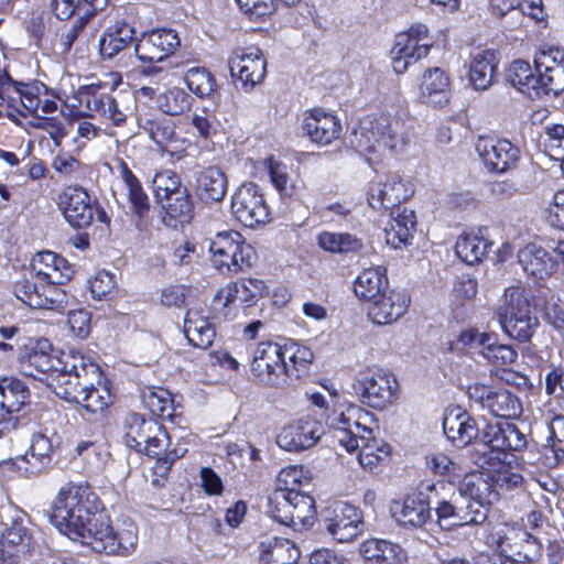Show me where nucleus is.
I'll list each match as a JSON object with an SVG mask.
<instances>
[{
  "label": "nucleus",
  "instance_id": "obj_1",
  "mask_svg": "<svg viewBox=\"0 0 564 564\" xmlns=\"http://www.w3.org/2000/svg\"><path fill=\"white\" fill-rule=\"evenodd\" d=\"M51 521L70 540L98 553L127 556L138 543L135 525L112 529L101 511L98 496L87 484L69 482L59 489L53 502Z\"/></svg>",
  "mask_w": 564,
  "mask_h": 564
},
{
  "label": "nucleus",
  "instance_id": "obj_2",
  "mask_svg": "<svg viewBox=\"0 0 564 564\" xmlns=\"http://www.w3.org/2000/svg\"><path fill=\"white\" fill-rule=\"evenodd\" d=\"M402 120L397 116L381 113L378 117L367 116L355 127L349 137L350 145L360 154H382L401 152L406 138L403 133Z\"/></svg>",
  "mask_w": 564,
  "mask_h": 564
},
{
  "label": "nucleus",
  "instance_id": "obj_3",
  "mask_svg": "<svg viewBox=\"0 0 564 564\" xmlns=\"http://www.w3.org/2000/svg\"><path fill=\"white\" fill-rule=\"evenodd\" d=\"M528 446L527 434L508 421L487 423L481 429L480 442L474 447L471 460L478 467L495 469L507 452H521Z\"/></svg>",
  "mask_w": 564,
  "mask_h": 564
},
{
  "label": "nucleus",
  "instance_id": "obj_4",
  "mask_svg": "<svg viewBox=\"0 0 564 564\" xmlns=\"http://www.w3.org/2000/svg\"><path fill=\"white\" fill-rule=\"evenodd\" d=\"M267 513L297 532L311 529L317 514L313 497L297 488L275 489L268 497Z\"/></svg>",
  "mask_w": 564,
  "mask_h": 564
},
{
  "label": "nucleus",
  "instance_id": "obj_5",
  "mask_svg": "<svg viewBox=\"0 0 564 564\" xmlns=\"http://www.w3.org/2000/svg\"><path fill=\"white\" fill-rule=\"evenodd\" d=\"M372 422V413L352 403L326 414V425L335 430L334 437L348 453L359 449L365 443L377 442L370 426Z\"/></svg>",
  "mask_w": 564,
  "mask_h": 564
},
{
  "label": "nucleus",
  "instance_id": "obj_6",
  "mask_svg": "<svg viewBox=\"0 0 564 564\" xmlns=\"http://www.w3.org/2000/svg\"><path fill=\"white\" fill-rule=\"evenodd\" d=\"M68 357L77 361L72 367H61L58 371L51 375L47 386L58 398L74 402L91 381L99 379L100 367L90 356L82 351L70 350Z\"/></svg>",
  "mask_w": 564,
  "mask_h": 564
},
{
  "label": "nucleus",
  "instance_id": "obj_7",
  "mask_svg": "<svg viewBox=\"0 0 564 564\" xmlns=\"http://www.w3.org/2000/svg\"><path fill=\"white\" fill-rule=\"evenodd\" d=\"M209 251L215 268L221 273L237 274L247 271L257 260L253 247L235 230L217 232L210 240Z\"/></svg>",
  "mask_w": 564,
  "mask_h": 564
},
{
  "label": "nucleus",
  "instance_id": "obj_8",
  "mask_svg": "<svg viewBox=\"0 0 564 564\" xmlns=\"http://www.w3.org/2000/svg\"><path fill=\"white\" fill-rule=\"evenodd\" d=\"M355 390L364 404L378 410L388 408L399 398V383L395 377L382 369L362 373Z\"/></svg>",
  "mask_w": 564,
  "mask_h": 564
},
{
  "label": "nucleus",
  "instance_id": "obj_9",
  "mask_svg": "<svg viewBox=\"0 0 564 564\" xmlns=\"http://www.w3.org/2000/svg\"><path fill=\"white\" fill-rule=\"evenodd\" d=\"M68 355H70V350L58 355L48 339L41 338L20 357L19 368L28 377L36 378L37 373L47 375L50 381L51 375L58 371L61 367H72L77 361L72 360Z\"/></svg>",
  "mask_w": 564,
  "mask_h": 564
},
{
  "label": "nucleus",
  "instance_id": "obj_10",
  "mask_svg": "<svg viewBox=\"0 0 564 564\" xmlns=\"http://www.w3.org/2000/svg\"><path fill=\"white\" fill-rule=\"evenodd\" d=\"M251 372L267 386L286 383L284 345L271 340L259 343L252 352Z\"/></svg>",
  "mask_w": 564,
  "mask_h": 564
},
{
  "label": "nucleus",
  "instance_id": "obj_11",
  "mask_svg": "<svg viewBox=\"0 0 564 564\" xmlns=\"http://www.w3.org/2000/svg\"><path fill=\"white\" fill-rule=\"evenodd\" d=\"M14 296L31 308H55L66 304L63 289L46 285L34 274H23L13 283Z\"/></svg>",
  "mask_w": 564,
  "mask_h": 564
},
{
  "label": "nucleus",
  "instance_id": "obj_12",
  "mask_svg": "<svg viewBox=\"0 0 564 564\" xmlns=\"http://www.w3.org/2000/svg\"><path fill=\"white\" fill-rule=\"evenodd\" d=\"M323 523L329 536L338 543L352 541L364 527L361 511L343 501H336L324 510Z\"/></svg>",
  "mask_w": 564,
  "mask_h": 564
},
{
  "label": "nucleus",
  "instance_id": "obj_13",
  "mask_svg": "<svg viewBox=\"0 0 564 564\" xmlns=\"http://www.w3.org/2000/svg\"><path fill=\"white\" fill-rule=\"evenodd\" d=\"M181 40L173 29L159 28L143 32L135 37V56L142 63H159L174 54Z\"/></svg>",
  "mask_w": 564,
  "mask_h": 564
},
{
  "label": "nucleus",
  "instance_id": "obj_14",
  "mask_svg": "<svg viewBox=\"0 0 564 564\" xmlns=\"http://www.w3.org/2000/svg\"><path fill=\"white\" fill-rule=\"evenodd\" d=\"M231 213L246 227H254L269 219V208L254 183L238 187L231 198Z\"/></svg>",
  "mask_w": 564,
  "mask_h": 564
},
{
  "label": "nucleus",
  "instance_id": "obj_15",
  "mask_svg": "<svg viewBox=\"0 0 564 564\" xmlns=\"http://www.w3.org/2000/svg\"><path fill=\"white\" fill-rule=\"evenodd\" d=\"M264 290V282L258 279L232 282L217 292L214 302L223 306L220 313L226 318H232L238 307L251 306L262 296Z\"/></svg>",
  "mask_w": 564,
  "mask_h": 564
},
{
  "label": "nucleus",
  "instance_id": "obj_16",
  "mask_svg": "<svg viewBox=\"0 0 564 564\" xmlns=\"http://www.w3.org/2000/svg\"><path fill=\"white\" fill-rule=\"evenodd\" d=\"M58 207L65 220L74 228H87L94 220V202L82 186H66L58 195Z\"/></svg>",
  "mask_w": 564,
  "mask_h": 564
},
{
  "label": "nucleus",
  "instance_id": "obj_17",
  "mask_svg": "<svg viewBox=\"0 0 564 564\" xmlns=\"http://www.w3.org/2000/svg\"><path fill=\"white\" fill-rule=\"evenodd\" d=\"M475 149L489 172L506 173L520 160L519 149L506 139L480 137Z\"/></svg>",
  "mask_w": 564,
  "mask_h": 564
},
{
  "label": "nucleus",
  "instance_id": "obj_18",
  "mask_svg": "<svg viewBox=\"0 0 564 564\" xmlns=\"http://www.w3.org/2000/svg\"><path fill=\"white\" fill-rule=\"evenodd\" d=\"M540 78V91L558 96L564 91V48L550 47L540 52L534 59Z\"/></svg>",
  "mask_w": 564,
  "mask_h": 564
},
{
  "label": "nucleus",
  "instance_id": "obj_19",
  "mask_svg": "<svg viewBox=\"0 0 564 564\" xmlns=\"http://www.w3.org/2000/svg\"><path fill=\"white\" fill-rule=\"evenodd\" d=\"M230 74L237 78L246 89L253 88L261 83L265 75V59L260 48H237L228 62Z\"/></svg>",
  "mask_w": 564,
  "mask_h": 564
},
{
  "label": "nucleus",
  "instance_id": "obj_20",
  "mask_svg": "<svg viewBox=\"0 0 564 564\" xmlns=\"http://www.w3.org/2000/svg\"><path fill=\"white\" fill-rule=\"evenodd\" d=\"M413 194L412 184L399 174L388 175L384 183L371 184L367 202L373 209H393Z\"/></svg>",
  "mask_w": 564,
  "mask_h": 564
},
{
  "label": "nucleus",
  "instance_id": "obj_21",
  "mask_svg": "<svg viewBox=\"0 0 564 564\" xmlns=\"http://www.w3.org/2000/svg\"><path fill=\"white\" fill-rule=\"evenodd\" d=\"M323 434L324 427L317 420L305 417L283 427L276 443L288 452H300L314 446Z\"/></svg>",
  "mask_w": 564,
  "mask_h": 564
},
{
  "label": "nucleus",
  "instance_id": "obj_22",
  "mask_svg": "<svg viewBox=\"0 0 564 564\" xmlns=\"http://www.w3.org/2000/svg\"><path fill=\"white\" fill-rule=\"evenodd\" d=\"M410 295L404 290H389L370 302L368 316L377 325H391L408 311Z\"/></svg>",
  "mask_w": 564,
  "mask_h": 564
},
{
  "label": "nucleus",
  "instance_id": "obj_23",
  "mask_svg": "<svg viewBox=\"0 0 564 564\" xmlns=\"http://www.w3.org/2000/svg\"><path fill=\"white\" fill-rule=\"evenodd\" d=\"M443 430L447 440L456 447L471 445L469 455H473L474 447L480 442L481 429L476 424L467 412L459 409L452 410L444 416Z\"/></svg>",
  "mask_w": 564,
  "mask_h": 564
},
{
  "label": "nucleus",
  "instance_id": "obj_24",
  "mask_svg": "<svg viewBox=\"0 0 564 564\" xmlns=\"http://www.w3.org/2000/svg\"><path fill=\"white\" fill-rule=\"evenodd\" d=\"M31 273L46 285L61 288L73 276L68 261L53 251L36 253L31 260Z\"/></svg>",
  "mask_w": 564,
  "mask_h": 564
},
{
  "label": "nucleus",
  "instance_id": "obj_25",
  "mask_svg": "<svg viewBox=\"0 0 564 564\" xmlns=\"http://www.w3.org/2000/svg\"><path fill=\"white\" fill-rule=\"evenodd\" d=\"M303 130L310 140L318 145H328L341 134L340 120L322 108L306 112L303 120Z\"/></svg>",
  "mask_w": 564,
  "mask_h": 564
},
{
  "label": "nucleus",
  "instance_id": "obj_26",
  "mask_svg": "<svg viewBox=\"0 0 564 564\" xmlns=\"http://www.w3.org/2000/svg\"><path fill=\"white\" fill-rule=\"evenodd\" d=\"M434 498L423 490L408 495L403 501H394L391 506L395 520L410 527H422L431 518V503Z\"/></svg>",
  "mask_w": 564,
  "mask_h": 564
},
{
  "label": "nucleus",
  "instance_id": "obj_27",
  "mask_svg": "<svg viewBox=\"0 0 564 564\" xmlns=\"http://www.w3.org/2000/svg\"><path fill=\"white\" fill-rule=\"evenodd\" d=\"M100 84H90L82 86L79 89V100L89 111L98 112L104 118L119 127L126 122V115L119 109L117 100L108 95L100 94Z\"/></svg>",
  "mask_w": 564,
  "mask_h": 564
},
{
  "label": "nucleus",
  "instance_id": "obj_28",
  "mask_svg": "<svg viewBox=\"0 0 564 564\" xmlns=\"http://www.w3.org/2000/svg\"><path fill=\"white\" fill-rule=\"evenodd\" d=\"M184 334L194 347L207 349L212 346L216 330L205 307L197 306L187 310L184 317Z\"/></svg>",
  "mask_w": 564,
  "mask_h": 564
},
{
  "label": "nucleus",
  "instance_id": "obj_29",
  "mask_svg": "<svg viewBox=\"0 0 564 564\" xmlns=\"http://www.w3.org/2000/svg\"><path fill=\"white\" fill-rule=\"evenodd\" d=\"M226 174L216 166H208L195 176L194 193L205 204L221 202L227 193Z\"/></svg>",
  "mask_w": 564,
  "mask_h": 564
},
{
  "label": "nucleus",
  "instance_id": "obj_30",
  "mask_svg": "<svg viewBox=\"0 0 564 564\" xmlns=\"http://www.w3.org/2000/svg\"><path fill=\"white\" fill-rule=\"evenodd\" d=\"M432 47V42L419 43L410 40L409 36L395 35L391 48L392 68L395 74H403L408 68L425 58Z\"/></svg>",
  "mask_w": 564,
  "mask_h": 564
},
{
  "label": "nucleus",
  "instance_id": "obj_31",
  "mask_svg": "<svg viewBox=\"0 0 564 564\" xmlns=\"http://www.w3.org/2000/svg\"><path fill=\"white\" fill-rule=\"evenodd\" d=\"M115 163L117 174L124 185L127 197L131 205V210L141 223L150 212L149 197L144 192L141 182L133 174L128 164L120 158L116 159Z\"/></svg>",
  "mask_w": 564,
  "mask_h": 564
},
{
  "label": "nucleus",
  "instance_id": "obj_32",
  "mask_svg": "<svg viewBox=\"0 0 564 564\" xmlns=\"http://www.w3.org/2000/svg\"><path fill=\"white\" fill-rule=\"evenodd\" d=\"M518 261L528 275L536 279H544L551 275L557 265L552 254L536 243H528L520 249Z\"/></svg>",
  "mask_w": 564,
  "mask_h": 564
},
{
  "label": "nucleus",
  "instance_id": "obj_33",
  "mask_svg": "<svg viewBox=\"0 0 564 564\" xmlns=\"http://www.w3.org/2000/svg\"><path fill=\"white\" fill-rule=\"evenodd\" d=\"M391 221L384 229L386 241L394 249L405 247L413 239L416 226L415 213L406 207L391 209Z\"/></svg>",
  "mask_w": 564,
  "mask_h": 564
},
{
  "label": "nucleus",
  "instance_id": "obj_34",
  "mask_svg": "<svg viewBox=\"0 0 564 564\" xmlns=\"http://www.w3.org/2000/svg\"><path fill=\"white\" fill-rule=\"evenodd\" d=\"M135 29L121 20L109 25L100 36L98 46L104 59H112L130 46L134 40Z\"/></svg>",
  "mask_w": 564,
  "mask_h": 564
},
{
  "label": "nucleus",
  "instance_id": "obj_35",
  "mask_svg": "<svg viewBox=\"0 0 564 564\" xmlns=\"http://www.w3.org/2000/svg\"><path fill=\"white\" fill-rule=\"evenodd\" d=\"M420 98L423 102L442 107L449 100V77L440 67L424 72L420 85Z\"/></svg>",
  "mask_w": 564,
  "mask_h": 564
},
{
  "label": "nucleus",
  "instance_id": "obj_36",
  "mask_svg": "<svg viewBox=\"0 0 564 564\" xmlns=\"http://www.w3.org/2000/svg\"><path fill=\"white\" fill-rule=\"evenodd\" d=\"M458 492L463 499H474L487 505H491L499 496L494 488L491 475L484 471L465 475L458 484Z\"/></svg>",
  "mask_w": 564,
  "mask_h": 564
},
{
  "label": "nucleus",
  "instance_id": "obj_37",
  "mask_svg": "<svg viewBox=\"0 0 564 564\" xmlns=\"http://www.w3.org/2000/svg\"><path fill=\"white\" fill-rule=\"evenodd\" d=\"M527 292L521 286H510L503 294V304L497 310L499 324L533 316Z\"/></svg>",
  "mask_w": 564,
  "mask_h": 564
},
{
  "label": "nucleus",
  "instance_id": "obj_38",
  "mask_svg": "<svg viewBox=\"0 0 564 564\" xmlns=\"http://www.w3.org/2000/svg\"><path fill=\"white\" fill-rule=\"evenodd\" d=\"M492 247L484 229L477 232L463 234L455 245V252L467 264L480 262Z\"/></svg>",
  "mask_w": 564,
  "mask_h": 564
},
{
  "label": "nucleus",
  "instance_id": "obj_39",
  "mask_svg": "<svg viewBox=\"0 0 564 564\" xmlns=\"http://www.w3.org/2000/svg\"><path fill=\"white\" fill-rule=\"evenodd\" d=\"M300 551L289 539L268 538L260 543L261 564H295Z\"/></svg>",
  "mask_w": 564,
  "mask_h": 564
},
{
  "label": "nucleus",
  "instance_id": "obj_40",
  "mask_svg": "<svg viewBox=\"0 0 564 564\" xmlns=\"http://www.w3.org/2000/svg\"><path fill=\"white\" fill-rule=\"evenodd\" d=\"M30 390L15 377L0 378V412L18 413L29 402Z\"/></svg>",
  "mask_w": 564,
  "mask_h": 564
},
{
  "label": "nucleus",
  "instance_id": "obj_41",
  "mask_svg": "<svg viewBox=\"0 0 564 564\" xmlns=\"http://www.w3.org/2000/svg\"><path fill=\"white\" fill-rule=\"evenodd\" d=\"M389 286L386 269L382 267L365 269L355 280L354 291L357 297L371 302L387 291Z\"/></svg>",
  "mask_w": 564,
  "mask_h": 564
},
{
  "label": "nucleus",
  "instance_id": "obj_42",
  "mask_svg": "<svg viewBox=\"0 0 564 564\" xmlns=\"http://www.w3.org/2000/svg\"><path fill=\"white\" fill-rule=\"evenodd\" d=\"M161 432L162 425L153 419H144L137 413H132L126 420V443L138 452H142L144 443L149 442L150 434Z\"/></svg>",
  "mask_w": 564,
  "mask_h": 564
},
{
  "label": "nucleus",
  "instance_id": "obj_43",
  "mask_svg": "<svg viewBox=\"0 0 564 564\" xmlns=\"http://www.w3.org/2000/svg\"><path fill=\"white\" fill-rule=\"evenodd\" d=\"M507 79L529 98H541L543 91H540V78L532 72L530 64L519 59L511 63L507 69Z\"/></svg>",
  "mask_w": 564,
  "mask_h": 564
},
{
  "label": "nucleus",
  "instance_id": "obj_44",
  "mask_svg": "<svg viewBox=\"0 0 564 564\" xmlns=\"http://www.w3.org/2000/svg\"><path fill=\"white\" fill-rule=\"evenodd\" d=\"M497 67L496 54L481 51L473 56L469 65V80L476 90H486L491 86Z\"/></svg>",
  "mask_w": 564,
  "mask_h": 564
},
{
  "label": "nucleus",
  "instance_id": "obj_45",
  "mask_svg": "<svg viewBox=\"0 0 564 564\" xmlns=\"http://www.w3.org/2000/svg\"><path fill=\"white\" fill-rule=\"evenodd\" d=\"M53 441L44 433H34L31 438L29 452L22 457L30 467L25 468L28 474L41 471L52 459L54 452Z\"/></svg>",
  "mask_w": 564,
  "mask_h": 564
},
{
  "label": "nucleus",
  "instance_id": "obj_46",
  "mask_svg": "<svg viewBox=\"0 0 564 564\" xmlns=\"http://www.w3.org/2000/svg\"><path fill=\"white\" fill-rule=\"evenodd\" d=\"M285 376L288 379H300L308 370L314 355L305 346L295 343L284 344Z\"/></svg>",
  "mask_w": 564,
  "mask_h": 564
},
{
  "label": "nucleus",
  "instance_id": "obj_47",
  "mask_svg": "<svg viewBox=\"0 0 564 564\" xmlns=\"http://www.w3.org/2000/svg\"><path fill=\"white\" fill-rule=\"evenodd\" d=\"M318 246L332 253L358 252L362 248L361 239L348 232L323 231L317 237Z\"/></svg>",
  "mask_w": 564,
  "mask_h": 564
},
{
  "label": "nucleus",
  "instance_id": "obj_48",
  "mask_svg": "<svg viewBox=\"0 0 564 564\" xmlns=\"http://www.w3.org/2000/svg\"><path fill=\"white\" fill-rule=\"evenodd\" d=\"M192 102V96L180 87L167 88L155 98L159 110L170 116L184 113L191 109Z\"/></svg>",
  "mask_w": 564,
  "mask_h": 564
},
{
  "label": "nucleus",
  "instance_id": "obj_49",
  "mask_svg": "<svg viewBox=\"0 0 564 564\" xmlns=\"http://www.w3.org/2000/svg\"><path fill=\"white\" fill-rule=\"evenodd\" d=\"M487 410L499 417H517L522 413L519 398L507 389H495Z\"/></svg>",
  "mask_w": 564,
  "mask_h": 564
},
{
  "label": "nucleus",
  "instance_id": "obj_50",
  "mask_svg": "<svg viewBox=\"0 0 564 564\" xmlns=\"http://www.w3.org/2000/svg\"><path fill=\"white\" fill-rule=\"evenodd\" d=\"M111 394L108 388L94 386L91 381L88 387L83 390V394L78 395V399L74 401L82 405V408L89 414H102L106 409L111 404Z\"/></svg>",
  "mask_w": 564,
  "mask_h": 564
},
{
  "label": "nucleus",
  "instance_id": "obj_51",
  "mask_svg": "<svg viewBox=\"0 0 564 564\" xmlns=\"http://www.w3.org/2000/svg\"><path fill=\"white\" fill-rule=\"evenodd\" d=\"M159 204L174 219L186 220L193 215L194 205L187 188L184 186L162 199Z\"/></svg>",
  "mask_w": 564,
  "mask_h": 564
},
{
  "label": "nucleus",
  "instance_id": "obj_52",
  "mask_svg": "<svg viewBox=\"0 0 564 564\" xmlns=\"http://www.w3.org/2000/svg\"><path fill=\"white\" fill-rule=\"evenodd\" d=\"M0 549L11 550L20 555H25L31 549V536L28 529L19 521H14L7 528L0 538Z\"/></svg>",
  "mask_w": 564,
  "mask_h": 564
},
{
  "label": "nucleus",
  "instance_id": "obj_53",
  "mask_svg": "<svg viewBox=\"0 0 564 564\" xmlns=\"http://www.w3.org/2000/svg\"><path fill=\"white\" fill-rule=\"evenodd\" d=\"M480 355L490 364L497 367H507L516 362L518 358L517 350L505 344H498L496 335L494 339L486 345L484 350H480Z\"/></svg>",
  "mask_w": 564,
  "mask_h": 564
},
{
  "label": "nucleus",
  "instance_id": "obj_54",
  "mask_svg": "<svg viewBox=\"0 0 564 564\" xmlns=\"http://www.w3.org/2000/svg\"><path fill=\"white\" fill-rule=\"evenodd\" d=\"M398 545L379 539H369L359 545V553L366 561H388L397 554Z\"/></svg>",
  "mask_w": 564,
  "mask_h": 564
},
{
  "label": "nucleus",
  "instance_id": "obj_55",
  "mask_svg": "<svg viewBox=\"0 0 564 564\" xmlns=\"http://www.w3.org/2000/svg\"><path fill=\"white\" fill-rule=\"evenodd\" d=\"M141 400L153 415L160 416L164 415L167 410L171 403V394L164 388L151 386L142 389Z\"/></svg>",
  "mask_w": 564,
  "mask_h": 564
},
{
  "label": "nucleus",
  "instance_id": "obj_56",
  "mask_svg": "<svg viewBox=\"0 0 564 564\" xmlns=\"http://www.w3.org/2000/svg\"><path fill=\"white\" fill-rule=\"evenodd\" d=\"M505 334L509 337L525 343L531 339L539 326V318L533 315L522 319L509 321L508 323L500 324Z\"/></svg>",
  "mask_w": 564,
  "mask_h": 564
},
{
  "label": "nucleus",
  "instance_id": "obj_57",
  "mask_svg": "<svg viewBox=\"0 0 564 564\" xmlns=\"http://www.w3.org/2000/svg\"><path fill=\"white\" fill-rule=\"evenodd\" d=\"M187 87L197 96H208L214 91L215 79L205 68L192 67L185 74Z\"/></svg>",
  "mask_w": 564,
  "mask_h": 564
},
{
  "label": "nucleus",
  "instance_id": "obj_58",
  "mask_svg": "<svg viewBox=\"0 0 564 564\" xmlns=\"http://www.w3.org/2000/svg\"><path fill=\"white\" fill-rule=\"evenodd\" d=\"M153 193L158 203L182 187L180 176L171 170L158 172L152 180Z\"/></svg>",
  "mask_w": 564,
  "mask_h": 564
},
{
  "label": "nucleus",
  "instance_id": "obj_59",
  "mask_svg": "<svg viewBox=\"0 0 564 564\" xmlns=\"http://www.w3.org/2000/svg\"><path fill=\"white\" fill-rule=\"evenodd\" d=\"M390 446L379 442L365 443L359 447L358 462L361 467L372 470L382 459L388 457Z\"/></svg>",
  "mask_w": 564,
  "mask_h": 564
},
{
  "label": "nucleus",
  "instance_id": "obj_60",
  "mask_svg": "<svg viewBox=\"0 0 564 564\" xmlns=\"http://www.w3.org/2000/svg\"><path fill=\"white\" fill-rule=\"evenodd\" d=\"M490 505L474 499H463L460 502V524H481L488 518Z\"/></svg>",
  "mask_w": 564,
  "mask_h": 564
},
{
  "label": "nucleus",
  "instance_id": "obj_61",
  "mask_svg": "<svg viewBox=\"0 0 564 564\" xmlns=\"http://www.w3.org/2000/svg\"><path fill=\"white\" fill-rule=\"evenodd\" d=\"M87 13L78 15L69 25H65L59 34L58 46L62 54L70 52L73 45L82 39V34L88 23Z\"/></svg>",
  "mask_w": 564,
  "mask_h": 564
},
{
  "label": "nucleus",
  "instance_id": "obj_62",
  "mask_svg": "<svg viewBox=\"0 0 564 564\" xmlns=\"http://www.w3.org/2000/svg\"><path fill=\"white\" fill-rule=\"evenodd\" d=\"M198 532L196 540L199 543L210 545L219 542L221 536V521L213 514H205L196 518Z\"/></svg>",
  "mask_w": 564,
  "mask_h": 564
},
{
  "label": "nucleus",
  "instance_id": "obj_63",
  "mask_svg": "<svg viewBox=\"0 0 564 564\" xmlns=\"http://www.w3.org/2000/svg\"><path fill=\"white\" fill-rule=\"evenodd\" d=\"M143 128L159 147H165V144L175 139L174 124L169 119L145 120Z\"/></svg>",
  "mask_w": 564,
  "mask_h": 564
},
{
  "label": "nucleus",
  "instance_id": "obj_64",
  "mask_svg": "<svg viewBox=\"0 0 564 564\" xmlns=\"http://www.w3.org/2000/svg\"><path fill=\"white\" fill-rule=\"evenodd\" d=\"M267 166L270 180L278 192L283 196H291L293 193V186L289 183L286 166L272 159L267 160Z\"/></svg>",
  "mask_w": 564,
  "mask_h": 564
}]
</instances>
